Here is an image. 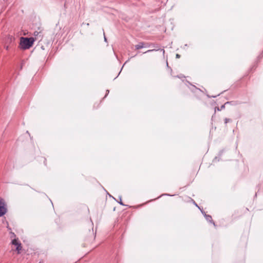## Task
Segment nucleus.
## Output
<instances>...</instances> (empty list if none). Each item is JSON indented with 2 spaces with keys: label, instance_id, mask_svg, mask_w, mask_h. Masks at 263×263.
<instances>
[{
  "label": "nucleus",
  "instance_id": "obj_1",
  "mask_svg": "<svg viewBox=\"0 0 263 263\" xmlns=\"http://www.w3.org/2000/svg\"><path fill=\"white\" fill-rule=\"evenodd\" d=\"M8 229L10 231V238L11 239L10 245L12 250L16 252L19 254L21 253L23 247L19 239L16 237L15 234L11 231V229L7 227Z\"/></svg>",
  "mask_w": 263,
  "mask_h": 263
},
{
  "label": "nucleus",
  "instance_id": "obj_2",
  "mask_svg": "<svg viewBox=\"0 0 263 263\" xmlns=\"http://www.w3.org/2000/svg\"><path fill=\"white\" fill-rule=\"evenodd\" d=\"M34 41L33 37H21L20 43L21 48L23 50L30 48L33 45Z\"/></svg>",
  "mask_w": 263,
  "mask_h": 263
},
{
  "label": "nucleus",
  "instance_id": "obj_3",
  "mask_svg": "<svg viewBox=\"0 0 263 263\" xmlns=\"http://www.w3.org/2000/svg\"><path fill=\"white\" fill-rule=\"evenodd\" d=\"M7 212V206L4 200L0 197V217L4 215Z\"/></svg>",
  "mask_w": 263,
  "mask_h": 263
},
{
  "label": "nucleus",
  "instance_id": "obj_4",
  "mask_svg": "<svg viewBox=\"0 0 263 263\" xmlns=\"http://www.w3.org/2000/svg\"><path fill=\"white\" fill-rule=\"evenodd\" d=\"M144 47V45L143 43L140 44L136 46V48L137 49H139L140 48H142Z\"/></svg>",
  "mask_w": 263,
  "mask_h": 263
},
{
  "label": "nucleus",
  "instance_id": "obj_5",
  "mask_svg": "<svg viewBox=\"0 0 263 263\" xmlns=\"http://www.w3.org/2000/svg\"><path fill=\"white\" fill-rule=\"evenodd\" d=\"M211 218V217L210 216H207V218H206L207 219H209Z\"/></svg>",
  "mask_w": 263,
  "mask_h": 263
},
{
  "label": "nucleus",
  "instance_id": "obj_6",
  "mask_svg": "<svg viewBox=\"0 0 263 263\" xmlns=\"http://www.w3.org/2000/svg\"><path fill=\"white\" fill-rule=\"evenodd\" d=\"M176 57H179V55L178 54H177V55H176Z\"/></svg>",
  "mask_w": 263,
  "mask_h": 263
}]
</instances>
